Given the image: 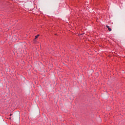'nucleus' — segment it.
Segmentation results:
<instances>
[{"instance_id":"1","label":"nucleus","mask_w":125,"mask_h":125,"mask_svg":"<svg viewBox=\"0 0 125 125\" xmlns=\"http://www.w3.org/2000/svg\"><path fill=\"white\" fill-rule=\"evenodd\" d=\"M108 31H109V32H111V31H112V29H111V28H108Z\"/></svg>"},{"instance_id":"2","label":"nucleus","mask_w":125,"mask_h":125,"mask_svg":"<svg viewBox=\"0 0 125 125\" xmlns=\"http://www.w3.org/2000/svg\"><path fill=\"white\" fill-rule=\"evenodd\" d=\"M40 35H38L37 36H35V39H38V37H39Z\"/></svg>"},{"instance_id":"3","label":"nucleus","mask_w":125,"mask_h":125,"mask_svg":"<svg viewBox=\"0 0 125 125\" xmlns=\"http://www.w3.org/2000/svg\"><path fill=\"white\" fill-rule=\"evenodd\" d=\"M106 28H107V29L110 27V26H109L108 25H106Z\"/></svg>"},{"instance_id":"4","label":"nucleus","mask_w":125,"mask_h":125,"mask_svg":"<svg viewBox=\"0 0 125 125\" xmlns=\"http://www.w3.org/2000/svg\"><path fill=\"white\" fill-rule=\"evenodd\" d=\"M10 116H11V114H10Z\"/></svg>"}]
</instances>
